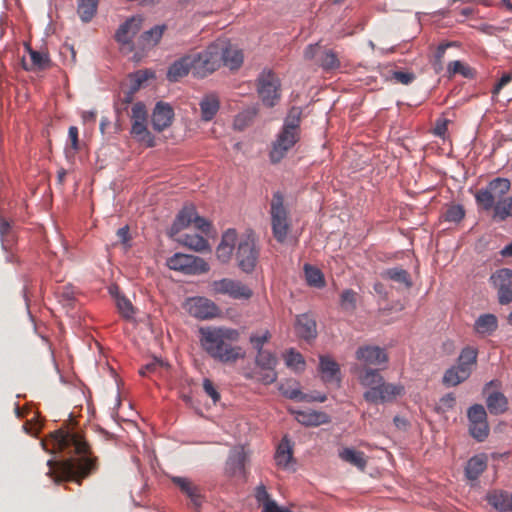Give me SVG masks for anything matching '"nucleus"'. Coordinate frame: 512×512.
Here are the masks:
<instances>
[{
	"label": "nucleus",
	"mask_w": 512,
	"mask_h": 512,
	"mask_svg": "<svg viewBox=\"0 0 512 512\" xmlns=\"http://www.w3.org/2000/svg\"><path fill=\"white\" fill-rule=\"evenodd\" d=\"M53 451L80 455L70 457L59 463L48 460L50 475L55 483L73 481L81 484L82 480L97 470V459L90 456V447L78 432L58 430L51 435Z\"/></svg>",
	"instance_id": "nucleus-1"
},
{
	"label": "nucleus",
	"mask_w": 512,
	"mask_h": 512,
	"mask_svg": "<svg viewBox=\"0 0 512 512\" xmlns=\"http://www.w3.org/2000/svg\"><path fill=\"white\" fill-rule=\"evenodd\" d=\"M199 333L202 348L213 359L229 364L244 358L242 347L235 345L240 339L237 329L208 326L201 327Z\"/></svg>",
	"instance_id": "nucleus-2"
},
{
	"label": "nucleus",
	"mask_w": 512,
	"mask_h": 512,
	"mask_svg": "<svg viewBox=\"0 0 512 512\" xmlns=\"http://www.w3.org/2000/svg\"><path fill=\"white\" fill-rule=\"evenodd\" d=\"M301 110L292 107L284 120L283 127L272 144L270 160L280 162L300 139Z\"/></svg>",
	"instance_id": "nucleus-3"
},
{
	"label": "nucleus",
	"mask_w": 512,
	"mask_h": 512,
	"mask_svg": "<svg viewBox=\"0 0 512 512\" xmlns=\"http://www.w3.org/2000/svg\"><path fill=\"white\" fill-rule=\"evenodd\" d=\"M478 352L475 348L467 346L462 349L457 363L447 369L443 375V384L454 387L466 381L477 364Z\"/></svg>",
	"instance_id": "nucleus-4"
},
{
	"label": "nucleus",
	"mask_w": 512,
	"mask_h": 512,
	"mask_svg": "<svg viewBox=\"0 0 512 512\" xmlns=\"http://www.w3.org/2000/svg\"><path fill=\"white\" fill-rule=\"evenodd\" d=\"M511 182L507 178L497 177L491 180L486 187L478 189L475 193L477 205L485 210H494L497 203L500 202L509 192Z\"/></svg>",
	"instance_id": "nucleus-5"
},
{
	"label": "nucleus",
	"mask_w": 512,
	"mask_h": 512,
	"mask_svg": "<svg viewBox=\"0 0 512 512\" xmlns=\"http://www.w3.org/2000/svg\"><path fill=\"white\" fill-rule=\"evenodd\" d=\"M193 57L192 73L194 76L204 78L213 73L221 66V57L223 50L216 42L209 45L205 50L197 53H191Z\"/></svg>",
	"instance_id": "nucleus-6"
},
{
	"label": "nucleus",
	"mask_w": 512,
	"mask_h": 512,
	"mask_svg": "<svg viewBox=\"0 0 512 512\" xmlns=\"http://www.w3.org/2000/svg\"><path fill=\"white\" fill-rule=\"evenodd\" d=\"M270 206L273 236L278 242L283 243L290 231L291 220L288 208L284 204V197L280 192L273 194Z\"/></svg>",
	"instance_id": "nucleus-7"
},
{
	"label": "nucleus",
	"mask_w": 512,
	"mask_h": 512,
	"mask_svg": "<svg viewBox=\"0 0 512 512\" xmlns=\"http://www.w3.org/2000/svg\"><path fill=\"white\" fill-rule=\"evenodd\" d=\"M235 258L238 267L245 273H251L257 263L259 251L253 235H243L237 240Z\"/></svg>",
	"instance_id": "nucleus-8"
},
{
	"label": "nucleus",
	"mask_w": 512,
	"mask_h": 512,
	"mask_svg": "<svg viewBox=\"0 0 512 512\" xmlns=\"http://www.w3.org/2000/svg\"><path fill=\"white\" fill-rule=\"evenodd\" d=\"M167 266L187 275L203 274L209 271V265L204 259L183 253H175L168 258Z\"/></svg>",
	"instance_id": "nucleus-9"
},
{
	"label": "nucleus",
	"mask_w": 512,
	"mask_h": 512,
	"mask_svg": "<svg viewBox=\"0 0 512 512\" xmlns=\"http://www.w3.org/2000/svg\"><path fill=\"white\" fill-rule=\"evenodd\" d=\"M405 387L400 383H389L383 380L378 387L372 390H366L363 398L366 402L372 404H384L395 401L398 397L404 395Z\"/></svg>",
	"instance_id": "nucleus-10"
},
{
	"label": "nucleus",
	"mask_w": 512,
	"mask_h": 512,
	"mask_svg": "<svg viewBox=\"0 0 512 512\" xmlns=\"http://www.w3.org/2000/svg\"><path fill=\"white\" fill-rule=\"evenodd\" d=\"M257 91L262 102L273 107L280 99V80L272 71H263L258 77Z\"/></svg>",
	"instance_id": "nucleus-11"
},
{
	"label": "nucleus",
	"mask_w": 512,
	"mask_h": 512,
	"mask_svg": "<svg viewBox=\"0 0 512 512\" xmlns=\"http://www.w3.org/2000/svg\"><path fill=\"white\" fill-rule=\"evenodd\" d=\"M213 294L227 295L235 300H247L253 295L252 289L239 280L223 278L211 283Z\"/></svg>",
	"instance_id": "nucleus-12"
},
{
	"label": "nucleus",
	"mask_w": 512,
	"mask_h": 512,
	"mask_svg": "<svg viewBox=\"0 0 512 512\" xmlns=\"http://www.w3.org/2000/svg\"><path fill=\"white\" fill-rule=\"evenodd\" d=\"M490 280L498 292L499 303L502 305L512 302V270L502 268L493 273Z\"/></svg>",
	"instance_id": "nucleus-13"
},
{
	"label": "nucleus",
	"mask_w": 512,
	"mask_h": 512,
	"mask_svg": "<svg viewBox=\"0 0 512 512\" xmlns=\"http://www.w3.org/2000/svg\"><path fill=\"white\" fill-rule=\"evenodd\" d=\"M188 312L199 319H210L217 315V306L204 297L192 298L187 303Z\"/></svg>",
	"instance_id": "nucleus-14"
},
{
	"label": "nucleus",
	"mask_w": 512,
	"mask_h": 512,
	"mask_svg": "<svg viewBox=\"0 0 512 512\" xmlns=\"http://www.w3.org/2000/svg\"><path fill=\"white\" fill-rule=\"evenodd\" d=\"M142 22L143 18L140 15L127 19L116 31V41L122 45H130L135 35L140 31Z\"/></svg>",
	"instance_id": "nucleus-15"
},
{
	"label": "nucleus",
	"mask_w": 512,
	"mask_h": 512,
	"mask_svg": "<svg viewBox=\"0 0 512 512\" xmlns=\"http://www.w3.org/2000/svg\"><path fill=\"white\" fill-rule=\"evenodd\" d=\"M238 235L235 229L226 230L216 249V256L221 263H228L233 255V251L237 246Z\"/></svg>",
	"instance_id": "nucleus-16"
},
{
	"label": "nucleus",
	"mask_w": 512,
	"mask_h": 512,
	"mask_svg": "<svg viewBox=\"0 0 512 512\" xmlns=\"http://www.w3.org/2000/svg\"><path fill=\"white\" fill-rule=\"evenodd\" d=\"M356 358L366 365H380L388 361V355L378 346H361L356 351Z\"/></svg>",
	"instance_id": "nucleus-17"
},
{
	"label": "nucleus",
	"mask_w": 512,
	"mask_h": 512,
	"mask_svg": "<svg viewBox=\"0 0 512 512\" xmlns=\"http://www.w3.org/2000/svg\"><path fill=\"white\" fill-rule=\"evenodd\" d=\"M216 45L221 46L223 50L221 65L223 64L231 70L238 69L242 65L243 53L240 49L224 40L216 41Z\"/></svg>",
	"instance_id": "nucleus-18"
},
{
	"label": "nucleus",
	"mask_w": 512,
	"mask_h": 512,
	"mask_svg": "<svg viewBox=\"0 0 512 512\" xmlns=\"http://www.w3.org/2000/svg\"><path fill=\"white\" fill-rule=\"evenodd\" d=\"M319 372L321 378L326 383L336 382L340 383V366L339 364L327 355L319 356Z\"/></svg>",
	"instance_id": "nucleus-19"
},
{
	"label": "nucleus",
	"mask_w": 512,
	"mask_h": 512,
	"mask_svg": "<svg viewBox=\"0 0 512 512\" xmlns=\"http://www.w3.org/2000/svg\"><path fill=\"white\" fill-rule=\"evenodd\" d=\"M173 116L174 112L169 104L157 103L152 114L153 128L159 132L163 131L171 125Z\"/></svg>",
	"instance_id": "nucleus-20"
},
{
	"label": "nucleus",
	"mask_w": 512,
	"mask_h": 512,
	"mask_svg": "<svg viewBox=\"0 0 512 512\" xmlns=\"http://www.w3.org/2000/svg\"><path fill=\"white\" fill-rule=\"evenodd\" d=\"M248 460L247 453L243 447H234L229 454L226 462V470L230 475H243L245 473V464Z\"/></svg>",
	"instance_id": "nucleus-21"
},
{
	"label": "nucleus",
	"mask_w": 512,
	"mask_h": 512,
	"mask_svg": "<svg viewBox=\"0 0 512 512\" xmlns=\"http://www.w3.org/2000/svg\"><path fill=\"white\" fill-rule=\"evenodd\" d=\"M201 119L211 121L220 109V98L216 93L205 94L199 102Z\"/></svg>",
	"instance_id": "nucleus-22"
},
{
	"label": "nucleus",
	"mask_w": 512,
	"mask_h": 512,
	"mask_svg": "<svg viewBox=\"0 0 512 512\" xmlns=\"http://www.w3.org/2000/svg\"><path fill=\"white\" fill-rule=\"evenodd\" d=\"M291 413L295 415V419L305 426H319L330 422V417L324 412L307 410V411H295L291 410Z\"/></svg>",
	"instance_id": "nucleus-23"
},
{
	"label": "nucleus",
	"mask_w": 512,
	"mask_h": 512,
	"mask_svg": "<svg viewBox=\"0 0 512 512\" xmlns=\"http://www.w3.org/2000/svg\"><path fill=\"white\" fill-rule=\"evenodd\" d=\"M172 482L179 487L182 493L190 498L194 506L198 507L202 503L200 489L190 479L180 476L171 478Z\"/></svg>",
	"instance_id": "nucleus-24"
},
{
	"label": "nucleus",
	"mask_w": 512,
	"mask_h": 512,
	"mask_svg": "<svg viewBox=\"0 0 512 512\" xmlns=\"http://www.w3.org/2000/svg\"><path fill=\"white\" fill-rule=\"evenodd\" d=\"M486 499L499 512H512V493L494 490L487 494Z\"/></svg>",
	"instance_id": "nucleus-25"
},
{
	"label": "nucleus",
	"mask_w": 512,
	"mask_h": 512,
	"mask_svg": "<svg viewBox=\"0 0 512 512\" xmlns=\"http://www.w3.org/2000/svg\"><path fill=\"white\" fill-rule=\"evenodd\" d=\"M295 330L302 339H314L317 336L316 321L308 314L299 315L296 319Z\"/></svg>",
	"instance_id": "nucleus-26"
},
{
	"label": "nucleus",
	"mask_w": 512,
	"mask_h": 512,
	"mask_svg": "<svg viewBox=\"0 0 512 512\" xmlns=\"http://www.w3.org/2000/svg\"><path fill=\"white\" fill-rule=\"evenodd\" d=\"M193 57L185 55L180 59L176 60L168 69L167 78L171 82H176L182 77L188 75L192 71Z\"/></svg>",
	"instance_id": "nucleus-27"
},
{
	"label": "nucleus",
	"mask_w": 512,
	"mask_h": 512,
	"mask_svg": "<svg viewBox=\"0 0 512 512\" xmlns=\"http://www.w3.org/2000/svg\"><path fill=\"white\" fill-rule=\"evenodd\" d=\"M196 213L197 211L192 205L183 207L170 228L171 236L178 235L182 229L192 224L196 217Z\"/></svg>",
	"instance_id": "nucleus-28"
},
{
	"label": "nucleus",
	"mask_w": 512,
	"mask_h": 512,
	"mask_svg": "<svg viewBox=\"0 0 512 512\" xmlns=\"http://www.w3.org/2000/svg\"><path fill=\"white\" fill-rule=\"evenodd\" d=\"M174 237L178 243L196 252L210 251L208 241L198 234H182Z\"/></svg>",
	"instance_id": "nucleus-29"
},
{
	"label": "nucleus",
	"mask_w": 512,
	"mask_h": 512,
	"mask_svg": "<svg viewBox=\"0 0 512 512\" xmlns=\"http://www.w3.org/2000/svg\"><path fill=\"white\" fill-rule=\"evenodd\" d=\"M27 50L31 61L30 63H26L24 60L22 61L25 70H44L50 66V58L47 53L32 50L29 46H27Z\"/></svg>",
	"instance_id": "nucleus-30"
},
{
	"label": "nucleus",
	"mask_w": 512,
	"mask_h": 512,
	"mask_svg": "<svg viewBox=\"0 0 512 512\" xmlns=\"http://www.w3.org/2000/svg\"><path fill=\"white\" fill-rule=\"evenodd\" d=\"M275 461L277 466L283 469H288L290 463L293 461L292 447L286 437L282 439L277 447Z\"/></svg>",
	"instance_id": "nucleus-31"
},
{
	"label": "nucleus",
	"mask_w": 512,
	"mask_h": 512,
	"mask_svg": "<svg viewBox=\"0 0 512 512\" xmlns=\"http://www.w3.org/2000/svg\"><path fill=\"white\" fill-rule=\"evenodd\" d=\"M131 134L138 142L145 144L147 147L155 145L154 136L147 129L146 121L134 120L132 122Z\"/></svg>",
	"instance_id": "nucleus-32"
},
{
	"label": "nucleus",
	"mask_w": 512,
	"mask_h": 512,
	"mask_svg": "<svg viewBox=\"0 0 512 512\" xmlns=\"http://www.w3.org/2000/svg\"><path fill=\"white\" fill-rule=\"evenodd\" d=\"M358 379L360 384L367 388V390H372L375 387H378L379 384L384 380L383 376L380 374L378 370L371 368H362L359 371Z\"/></svg>",
	"instance_id": "nucleus-33"
},
{
	"label": "nucleus",
	"mask_w": 512,
	"mask_h": 512,
	"mask_svg": "<svg viewBox=\"0 0 512 512\" xmlns=\"http://www.w3.org/2000/svg\"><path fill=\"white\" fill-rule=\"evenodd\" d=\"M487 467V459L483 455L472 457L466 465L465 474L470 480H477Z\"/></svg>",
	"instance_id": "nucleus-34"
},
{
	"label": "nucleus",
	"mask_w": 512,
	"mask_h": 512,
	"mask_svg": "<svg viewBox=\"0 0 512 512\" xmlns=\"http://www.w3.org/2000/svg\"><path fill=\"white\" fill-rule=\"evenodd\" d=\"M339 457L357 467L360 470H364L367 465V460L364 452L356 451L352 448H344L339 452Z\"/></svg>",
	"instance_id": "nucleus-35"
},
{
	"label": "nucleus",
	"mask_w": 512,
	"mask_h": 512,
	"mask_svg": "<svg viewBox=\"0 0 512 512\" xmlns=\"http://www.w3.org/2000/svg\"><path fill=\"white\" fill-rule=\"evenodd\" d=\"M475 330L482 335H489L498 327L497 317L493 314H483L475 321Z\"/></svg>",
	"instance_id": "nucleus-36"
},
{
	"label": "nucleus",
	"mask_w": 512,
	"mask_h": 512,
	"mask_svg": "<svg viewBox=\"0 0 512 512\" xmlns=\"http://www.w3.org/2000/svg\"><path fill=\"white\" fill-rule=\"evenodd\" d=\"M508 401L500 392H494L487 398V407L490 413L498 415L507 410Z\"/></svg>",
	"instance_id": "nucleus-37"
},
{
	"label": "nucleus",
	"mask_w": 512,
	"mask_h": 512,
	"mask_svg": "<svg viewBox=\"0 0 512 512\" xmlns=\"http://www.w3.org/2000/svg\"><path fill=\"white\" fill-rule=\"evenodd\" d=\"M0 237L5 250H10L16 241L11 223L3 218H0Z\"/></svg>",
	"instance_id": "nucleus-38"
},
{
	"label": "nucleus",
	"mask_w": 512,
	"mask_h": 512,
	"mask_svg": "<svg viewBox=\"0 0 512 512\" xmlns=\"http://www.w3.org/2000/svg\"><path fill=\"white\" fill-rule=\"evenodd\" d=\"M255 363L261 370H273L276 369L278 359L272 352L260 350L257 352Z\"/></svg>",
	"instance_id": "nucleus-39"
},
{
	"label": "nucleus",
	"mask_w": 512,
	"mask_h": 512,
	"mask_svg": "<svg viewBox=\"0 0 512 512\" xmlns=\"http://www.w3.org/2000/svg\"><path fill=\"white\" fill-rule=\"evenodd\" d=\"M317 63L326 71H332L340 67V61L337 55L328 49H324L320 52Z\"/></svg>",
	"instance_id": "nucleus-40"
},
{
	"label": "nucleus",
	"mask_w": 512,
	"mask_h": 512,
	"mask_svg": "<svg viewBox=\"0 0 512 512\" xmlns=\"http://www.w3.org/2000/svg\"><path fill=\"white\" fill-rule=\"evenodd\" d=\"M383 277L388 278L392 281L404 284L405 287H407V288H410L412 286V281H411L410 275L403 268L394 267V268L387 269L383 272Z\"/></svg>",
	"instance_id": "nucleus-41"
},
{
	"label": "nucleus",
	"mask_w": 512,
	"mask_h": 512,
	"mask_svg": "<svg viewBox=\"0 0 512 512\" xmlns=\"http://www.w3.org/2000/svg\"><path fill=\"white\" fill-rule=\"evenodd\" d=\"M97 0H78L77 12L83 22H89L97 11Z\"/></svg>",
	"instance_id": "nucleus-42"
},
{
	"label": "nucleus",
	"mask_w": 512,
	"mask_h": 512,
	"mask_svg": "<svg viewBox=\"0 0 512 512\" xmlns=\"http://www.w3.org/2000/svg\"><path fill=\"white\" fill-rule=\"evenodd\" d=\"M69 145L65 148V155L68 160L74 159L81 146L78 138V128L70 126L68 130Z\"/></svg>",
	"instance_id": "nucleus-43"
},
{
	"label": "nucleus",
	"mask_w": 512,
	"mask_h": 512,
	"mask_svg": "<svg viewBox=\"0 0 512 512\" xmlns=\"http://www.w3.org/2000/svg\"><path fill=\"white\" fill-rule=\"evenodd\" d=\"M512 216V196L504 197L493 210V218L503 221Z\"/></svg>",
	"instance_id": "nucleus-44"
},
{
	"label": "nucleus",
	"mask_w": 512,
	"mask_h": 512,
	"mask_svg": "<svg viewBox=\"0 0 512 512\" xmlns=\"http://www.w3.org/2000/svg\"><path fill=\"white\" fill-rule=\"evenodd\" d=\"M154 77V73L149 70H139L129 75V89L137 92L149 78Z\"/></svg>",
	"instance_id": "nucleus-45"
},
{
	"label": "nucleus",
	"mask_w": 512,
	"mask_h": 512,
	"mask_svg": "<svg viewBox=\"0 0 512 512\" xmlns=\"http://www.w3.org/2000/svg\"><path fill=\"white\" fill-rule=\"evenodd\" d=\"M166 30V25H156L153 28L145 31L141 35V41L145 45H156L161 40L164 31Z\"/></svg>",
	"instance_id": "nucleus-46"
},
{
	"label": "nucleus",
	"mask_w": 512,
	"mask_h": 512,
	"mask_svg": "<svg viewBox=\"0 0 512 512\" xmlns=\"http://www.w3.org/2000/svg\"><path fill=\"white\" fill-rule=\"evenodd\" d=\"M304 271L306 281L310 286L321 288L325 285L323 274L319 269L306 264Z\"/></svg>",
	"instance_id": "nucleus-47"
},
{
	"label": "nucleus",
	"mask_w": 512,
	"mask_h": 512,
	"mask_svg": "<svg viewBox=\"0 0 512 512\" xmlns=\"http://www.w3.org/2000/svg\"><path fill=\"white\" fill-rule=\"evenodd\" d=\"M447 72L449 77H453L456 74H460L465 78H472L474 76V70L459 60L451 61L447 66Z\"/></svg>",
	"instance_id": "nucleus-48"
},
{
	"label": "nucleus",
	"mask_w": 512,
	"mask_h": 512,
	"mask_svg": "<svg viewBox=\"0 0 512 512\" xmlns=\"http://www.w3.org/2000/svg\"><path fill=\"white\" fill-rule=\"evenodd\" d=\"M459 44L456 41L443 42L438 45L434 54V69L438 72L443 68V59L446 53V50L450 47H458Z\"/></svg>",
	"instance_id": "nucleus-49"
},
{
	"label": "nucleus",
	"mask_w": 512,
	"mask_h": 512,
	"mask_svg": "<svg viewBox=\"0 0 512 512\" xmlns=\"http://www.w3.org/2000/svg\"><path fill=\"white\" fill-rule=\"evenodd\" d=\"M357 293L352 289H345L340 295V305L345 311H354L357 304Z\"/></svg>",
	"instance_id": "nucleus-50"
},
{
	"label": "nucleus",
	"mask_w": 512,
	"mask_h": 512,
	"mask_svg": "<svg viewBox=\"0 0 512 512\" xmlns=\"http://www.w3.org/2000/svg\"><path fill=\"white\" fill-rule=\"evenodd\" d=\"M469 431L473 438L477 441H484L489 435V426L487 421L484 422H472L469 425Z\"/></svg>",
	"instance_id": "nucleus-51"
},
{
	"label": "nucleus",
	"mask_w": 512,
	"mask_h": 512,
	"mask_svg": "<svg viewBox=\"0 0 512 512\" xmlns=\"http://www.w3.org/2000/svg\"><path fill=\"white\" fill-rule=\"evenodd\" d=\"M286 365L295 371H302L305 368L304 357L294 350H290L285 357Z\"/></svg>",
	"instance_id": "nucleus-52"
},
{
	"label": "nucleus",
	"mask_w": 512,
	"mask_h": 512,
	"mask_svg": "<svg viewBox=\"0 0 512 512\" xmlns=\"http://www.w3.org/2000/svg\"><path fill=\"white\" fill-rule=\"evenodd\" d=\"M116 305L119 313L126 319H131L134 315V308L132 303L121 295L116 296Z\"/></svg>",
	"instance_id": "nucleus-53"
},
{
	"label": "nucleus",
	"mask_w": 512,
	"mask_h": 512,
	"mask_svg": "<svg viewBox=\"0 0 512 512\" xmlns=\"http://www.w3.org/2000/svg\"><path fill=\"white\" fill-rule=\"evenodd\" d=\"M465 216V211L461 205H451L444 213V219L448 222H460Z\"/></svg>",
	"instance_id": "nucleus-54"
},
{
	"label": "nucleus",
	"mask_w": 512,
	"mask_h": 512,
	"mask_svg": "<svg viewBox=\"0 0 512 512\" xmlns=\"http://www.w3.org/2000/svg\"><path fill=\"white\" fill-rule=\"evenodd\" d=\"M469 422H484L487 421V414L482 405L476 404L468 410Z\"/></svg>",
	"instance_id": "nucleus-55"
},
{
	"label": "nucleus",
	"mask_w": 512,
	"mask_h": 512,
	"mask_svg": "<svg viewBox=\"0 0 512 512\" xmlns=\"http://www.w3.org/2000/svg\"><path fill=\"white\" fill-rule=\"evenodd\" d=\"M280 391L285 397L292 399V400H305L306 399V395H304L300 391V389L297 387L281 385Z\"/></svg>",
	"instance_id": "nucleus-56"
},
{
	"label": "nucleus",
	"mask_w": 512,
	"mask_h": 512,
	"mask_svg": "<svg viewBox=\"0 0 512 512\" xmlns=\"http://www.w3.org/2000/svg\"><path fill=\"white\" fill-rule=\"evenodd\" d=\"M256 115V110H246L239 113L234 121V125L236 128L242 130L246 126V122L250 121Z\"/></svg>",
	"instance_id": "nucleus-57"
},
{
	"label": "nucleus",
	"mask_w": 512,
	"mask_h": 512,
	"mask_svg": "<svg viewBox=\"0 0 512 512\" xmlns=\"http://www.w3.org/2000/svg\"><path fill=\"white\" fill-rule=\"evenodd\" d=\"M270 339V333L265 331L262 334H254L250 337V342L254 349L258 351L264 350L263 345Z\"/></svg>",
	"instance_id": "nucleus-58"
},
{
	"label": "nucleus",
	"mask_w": 512,
	"mask_h": 512,
	"mask_svg": "<svg viewBox=\"0 0 512 512\" xmlns=\"http://www.w3.org/2000/svg\"><path fill=\"white\" fill-rule=\"evenodd\" d=\"M132 121H147V110L143 103L137 102L132 107Z\"/></svg>",
	"instance_id": "nucleus-59"
},
{
	"label": "nucleus",
	"mask_w": 512,
	"mask_h": 512,
	"mask_svg": "<svg viewBox=\"0 0 512 512\" xmlns=\"http://www.w3.org/2000/svg\"><path fill=\"white\" fill-rule=\"evenodd\" d=\"M203 389L205 393L211 397L213 403H217L220 400V394L210 379L205 378L203 380Z\"/></svg>",
	"instance_id": "nucleus-60"
},
{
	"label": "nucleus",
	"mask_w": 512,
	"mask_h": 512,
	"mask_svg": "<svg viewBox=\"0 0 512 512\" xmlns=\"http://www.w3.org/2000/svg\"><path fill=\"white\" fill-rule=\"evenodd\" d=\"M277 377L278 374L276 372V369L262 370V372L258 374V380L265 385L274 383L277 380Z\"/></svg>",
	"instance_id": "nucleus-61"
},
{
	"label": "nucleus",
	"mask_w": 512,
	"mask_h": 512,
	"mask_svg": "<svg viewBox=\"0 0 512 512\" xmlns=\"http://www.w3.org/2000/svg\"><path fill=\"white\" fill-rule=\"evenodd\" d=\"M393 78L404 85L412 83L415 79V75L411 72L396 71L393 73Z\"/></svg>",
	"instance_id": "nucleus-62"
},
{
	"label": "nucleus",
	"mask_w": 512,
	"mask_h": 512,
	"mask_svg": "<svg viewBox=\"0 0 512 512\" xmlns=\"http://www.w3.org/2000/svg\"><path fill=\"white\" fill-rule=\"evenodd\" d=\"M193 224L195 225V227L198 230H200L201 232L206 233V234L209 233L210 228H211L210 222L207 221L205 218L199 216L197 213H196V217L193 221Z\"/></svg>",
	"instance_id": "nucleus-63"
},
{
	"label": "nucleus",
	"mask_w": 512,
	"mask_h": 512,
	"mask_svg": "<svg viewBox=\"0 0 512 512\" xmlns=\"http://www.w3.org/2000/svg\"><path fill=\"white\" fill-rule=\"evenodd\" d=\"M263 512H289V510L279 507L276 502L271 499L263 505Z\"/></svg>",
	"instance_id": "nucleus-64"
}]
</instances>
